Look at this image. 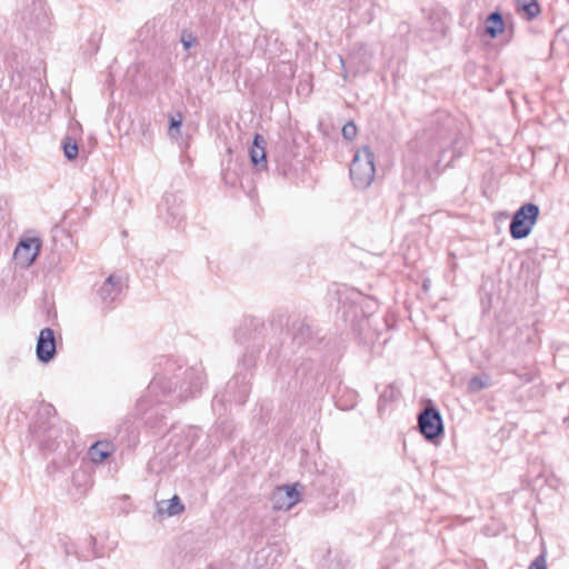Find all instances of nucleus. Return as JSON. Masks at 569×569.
<instances>
[{"instance_id":"5","label":"nucleus","mask_w":569,"mask_h":569,"mask_svg":"<svg viewBox=\"0 0 569 569\" xmlns=\"http://www.w3.org/2000/svg\"><path fill=\"white\" fill-rule=\"evenodd\" d=\"M421 433L428 439L437 438L443 430L440 412L436 408H426L418 417Z\"/></svg>"},{"instance_id":"6","label":"nucleus","mask_w":569,"mask_h":569,"mask_svg":"<svg viewBox=\"0 0 569 569\" xmlns=\"http://www.w3.org/2000/svg\"><path fill=\"white\" fill-rule=\"evenodd\" d=\"M37 358L41 362H49L56 355V338L54 332L50 328H44L40 331L37 346Z\"/></svg>"},{"instance_id":"10","label":"nucleus","mask_w":569,"mask_h":569,"mask_svg":"<svg viewBox=\"0 0 569 569\" xmlns=\"http://www.w3.org/2000/svg\"><path fill=\"white\" fill-rule=\"evenodd\" d=\"M112 452V445L108 441H97L89 449V457L92 462L100 463Z\"/></svg>"},{"instance_id":"17","label":"nucleus","mask_w":569,"mask_h":569,"mask_svg":"<svg viewBox=\"0 0 569 569\" xmlns=\"http://www.w3.org/2000/svg\"><path fill=\"white\" fill-rule=\"evenodd\" d=\"M357 126L353 122H348L342 127V136L347 140H352L357 136Z\"/></svg>"},{"instance_id":"25","label":"nucleus","mask_w":569,"mask_h":569,"mask_svg":"<svg viewBox=\"0 0 569 569\" xmlns=\"http://www.w3.org/2000/svg\"><path fill=\"white\" fill-rule=\"evenodd\" d=\"M171 216H172V219L174 220L177 218L178 213L172 212Z\"/></svg>"},{"instance_id":"12","label":"nucleus","mask_w":569,"mask_h":569,"mask_svg":"<svg viewBox=\"0 0 569 569\" xmlns=\"http://www.w3.org/2000/svg\"><path fill=\"white\" fill-rule=\"evenodd\" d=\"M171 390V381L166 378H154L148 388V393L158 396L159 392L164 393Z\"/></svg>"},{"instance_id":"9","label":"nucleus","mask_w":569,"mask_h":569,"mask_svg":"<svg viewBox=\"0 0 569 569\" xmlns=\"http://www.w3.org/2000/svg\"><path fill=\"white\" fill-rule=\"evenodd\" d=\"M183 511V505L178 496H173L169 500H161L157 503V512L160 516L172 517Z\"/></svg>"},{"instance_id":"15","label":"nucleus","mask_w":569,"mask_h":569,"mask_svg":"<svg viewBox=\"0 0 569 569\" xmlns=\"http://www.w3.org/2000/svg\"><path fill=\"white\" fill-rule=\"evenodd\" d=\"M182 124V116L178 113L177 117L170 118V128H169V136L172 138H177L180 133V128Z\"/></svg>"},{"instance_id":"22","label":"nucleus","mask_w":569,"mask_h":569,"mask_svg":"<svg viewBox=\"0 0 569 569\" xmlns=\"http://www.w3.org/2000/svg\"><path fill=\"white\" fill-rule=\"evenodd\" d=\"M535 211H536V220H537L539 217V207L538 206H536Z\"/></svg>"},{"instance_id":"21","label":"nucleus","mask_w":569,"mask_h":569,"mask_svg":"<svg viewBox=\"0 0 569 569\" xmlns=\"http://www.w3.org/2000/svg\"><path fill=\"white\" fill-rule=\"evenodd\" d=\"M542 479V476H536L535 478V481H536V486L538 485V482Z\"/></svg>"},{"instance_id":"16","label":"nucleus","mask_w":569,"mask_h":569,"mask_svg":"<svg viewBox=\"0 0 569 569\" xmlns=\"http://www.w3.org/2000/svg\"><path fill=\"white\" fill-rule=\"evenodd\" d=\"M488 387V382L481 377H473L468 382V389L471 392H478Z\"/></svg>"},{"instance_id":"8","label":"nucleus","mask_w":569,"mask_h":569,"mask_svg":"<svg viewBox=\"0 0 569 569\" xmlns=\"http://www.w3.org/2000/svg\"><path fill=\"white\" fill-rule=\"evenodd\" d=\"M266 141L261 134H256L253 143L249 150L251 162L254 166L266 167Z\"/></svg>"},{"instance_id":"11","label":"nucleus","mask_w":569,"mask_h":569,"mask_svg":"<svg viewBox=\"0 0 569 569\" xmlns=\"http://www.w3.org/2000/svg\"><path fill=\"white\" fill-rule=\"evenodd\" d=\"M485 26L486 33L490 38H497L505 31V22L502 16L499 12H492L489 14V17L486 19Z\"/></svg>"},{"instance_id":"23","label":"nucleus","mask_w":569,"mask_h":569,"mask_svg":"<svg viewBox=\"0 0 569 569\" xmlns=\"http://www.w3.org/2000/svg\"><path fill=\"white\" fill-rule=\"evenodd\" d=\"M528 569H533V561L529 563Z\"/></svg>"},{"instance_id":"2","label":"nucleus","mask_w":569,"mask_h":569,"mask_svg":"<svg viewBox=\"0 0 569 569\" xmlns=\"http://www.w3.org/2000/svg\"><path fill=\"white\" fill-rule=\"evenodd\" d=\"M40 249L41 240L39 237L23 234L14 249L13 259L21 268H28L37 259Z\"/></svg>"},{"instance_id":"13","label":"nucleus","mask_w":569,"mask_h":569,"mask_svg":"<svg viewBox=\"0 0 569 569\" xmlns=\"http://www.w3.org/2000/svg\"><path fill=\"white\" fill-rule=\"evenodd\" d=\"M516 8L523 19L530 21L533 17V0H516Z\"/></svg>"},{"instance_id":"3","label":"nucleus","mask_w":569,"mask_h":569,"mask_svg":"<svg viewBox=\"0 0 569 569\" xmlns=\"http://www.w3.org/2000/svg\"><path fill=\"white\" fill-rule=\"evenodd\" d=\"M302 486L299 483L277 487L271 495V503L274 510L287 511L301 499Z\"/></svg>"},{"instance_id":"18","label":"nucleus","mask_w":569,"mask_h":569,"mask_svg":"<svg viewBox=\"0 0 569 569\" xmlns=\"http://www.w3.org/2000/svg\"><path fill=\"white\" fill-rule=\"evenodd\" d=\"M536 569H547V552L545 548L536 557Z\"/></svg>"},{"instance_id":"1","label":"nucleus","mask_w":569,"mask_h":569,"mask_svg":"<svg viewBox=\"0 0 569 569\" xmlns=\"http://www.w3.org/2000/svg\"><path fill=\"white\" fill-rule=\"evenodd\" d=\"M375 156L368 147L358 149L350 164V178L358 189H367L375 180Z\"/></svg>"},{"instance_id":"27","label":"nucleus","mask_w":569,"mask_h":569,"mask_svg":"<svg viewBox=\"0 0 569 569\" xmlns=\"http://www.w3.org/2000/svg\"><path fill=\"white\" fill-rule=\"evenodd\" d=\"M340 62H341L342 67H345V60L342 58H340Z\"/></svg>"},{"instance_id":"20","label":"nucleus","mask_w":569,"mask_h":569,"mask_svg":"<svg viewBox=\"0 0 569 569\" xmlns=\"http://www.w3.org/2000/svg\"><path fill=\"white\" fill-rule=\"evenodd\" d=\"M540 13V4L536 0V17Z\"/></svg>"},{"instance_id":"24","label":"nucleus","mask_w":569,"mask_h":569,"mask_svg":"<svg viewBox=\"0 0 569 569\" xmlns=\"http://www.w3.org/2000/svg\"><path fill=\"white\" fill-rule=\"evenodd\" d=\"M355 59H356V57H355V56H351V57L349 58V61L353 62V61H355Z\"/></svg>"},{"instance_id":"4","label":"nucleus","mask_w":569,"mask_h":569,"mask_svg":"<svg viewBox=\"0 0 569 569\" xmlns=\"http://www.w3.org/2000/svg\"><path fill=\"white\" fill-rule=\"evenodd\" d=\"M533 226V203L522 206L513 216L510 223V233L515 239L527 237Z\"/></svg>"},{"instance_id":"19","label":"nucleus","mask_w":569,"mask_h":569,"mask_svg":"<svg viewBox=\"0 0 569 569\" xmlns=\"http://www.w3.org/2000/svg\"><path fill=\"white\" fill-rule=\"evenodd\" d=\"M181 42H182L184 49L188 50L189 48H191L194 44L196 38L191 33H183L181 37Z\"/></svg>"},{"instance_id":"7","label":"nucleus","mask_w":569,"mask_h":569,"mask_svg":"<svg viewBox=\"0 0 569 569\" xmlns=\"http://www.w3.org/2000/svg\"><path fill=\"white\" fill-rule=\"evenodd\" d=\"M121 278L110 274L98 290L99 297L104 302L113 301L121 292Z\"/></svg>"},{"instance_id":"26","label":"nucleus","mask_w":569,"mask_h":569,"mask_svg":"<svg viewBox=\"0 0 569 569\" xmlns=\"http://www.w3.org/2000/svg\"><path fill=\"white\" fill-rule=\"evenodd\" d=\"M268 551V549H261L260 553L263 555Z\"/></svg>"},{"instance_id":"14","label":"nucleus","mask_w":569,"mask_h":569,"mask_svg":"<svg viewBox=\"0 0 569 569\" xmlns=\"http://www.w3.org/2000/svg\"><path fill=\"white\" fill-rule=\"evenodd\" d=\"M63 151L67 159L73 160L78 156V146L74 141L68 138L63 143Z\"/></svg>"}]
</instances>
